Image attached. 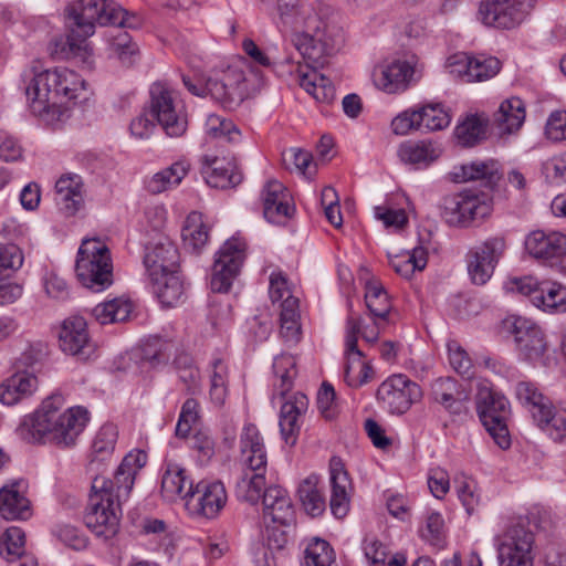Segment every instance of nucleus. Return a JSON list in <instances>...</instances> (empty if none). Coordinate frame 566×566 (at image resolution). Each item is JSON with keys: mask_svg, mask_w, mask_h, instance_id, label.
I'll use <instances>...</instances> for the list:
<instances>
[{"mask_svg": "<svg viewBox=\"0 0 566 566\" xmlns=\"http://www.w3.org/2000/svg\"><path fill=\"white\" fill-rule=\"evenodd\" d=\"M227 500V491L221 482L200 481L185 505L191 515L214 518L224 507Z\"/></svg>", "mask_w": 566, "mask_h": 566, "instance_id": "22", "label": "nucleus"}, {"mask_svg": "<svg viewBox=\"0 0 566 566\" xmlns=\"http://www.w3.org/2000/svg\"><path fill=\"white\" fill-rule=\"evenodd\" d=\"M202 175L210 187L220 189L234 187L242 180V175L232 161H226L216 156L205 157Z\"/></svg>", "mask_w": 566, "mask_h": 566, "instance_id": "35", "label": "nucleus"}, {"mask_svg": "<svg viewBox=\"0 0 566 566\" xmlns=\"http://www.w3.org/2000/svg\"><path fill=\"white\" fill-rule=\"evenodd\" d=\"M325 59L326 57H324L321 63H313L310 60H305L307 62V69L303 71L300 67L296 71V77L300 86L312 95L315 101L329 104L335 98V87L328 77L316 71L317 66L324 65Z\"/></svg>", "mask_w": 566, "mask_h": 566, "instance_id": "29", "label": "nucleus"}, {"mask_svg": "<svg viewBox=\"0 0 566 566\" xmlns=\"http://www.w3.org/2000/svg\"><path fill=\"white\" fill-rule=\"evenodd\" d=\"M476 411L494 442L503 450L510 448L511 437L507 420L511 416V407L509 400L502 394L481 386L476 394Z\"/></svg>", "mask_w": 566, "mask_h": 566, "instance_id": "11", "label": "nucleus"}, {"mask_svg": "<svg viewBox=\"0 0 566 566\" xmlns=\"http://www.w3.org/2000/svg\"><path fill=\"white\" fill-rule=\"evenodd\" d=\"M486 122L478 115H469L460 122L454 129V137L459 145L472 147L485 137Z\"/></svg>", "mask_w": 566, "mask_h": 566, "instance_id": "48", "label": "nucleus"}, {"mask_svg": "<svg viewBox=\"0 0 566 566\" xmlns=\"http://www.w3.org/2000/svg\"><path fill=\"white\" fill-rule=\"evenodd\" d=\"M365 303L374 318L386 321L391 308V303L387 292L381 285L374 282L366 285Z\"/></svg>", "mask_w": 566, "mask_h": 566, "instance_id": "53", "label": "nucleus"}, {"mask_svg": "<svg viewBox=\"0 0 566 566\" xmlns=\"http://www.w3.org/2000/svg\"><path fill=\"white\" fill-rule=\"evenodd\" d=\"M149 112L169 137L182 136L188 117L180 94L167 83L156 82L150 86Z\"/></svg>", "mask_w": 566, "mask_h": 566, "instance_id": "10", "label": "nucleus"}, {"mask_svg": "<svg viewBox=\"0 0 566 566\" xmlns=\"http://www.w3.org/2000/svg\"><path fill=\"white\" fill-rule=\"evenodd\" d=\"M56 200L69 214H74L83 202V181L76 174L63 175L55 184Z\"/></svg>", "mask_w": 566, "mask_h": 566, "instance_id": "39", "label": "nucleus"}, {"mask_svg": "<svg viewBox=\"0 0 566 566\" xmlns=\"http://www.w3.org/2000/svg\"><path fill=\"white\" fill-rule=\"evenodd\" d=\"M54 534L63 544L73 549L81 551L86 547V537L73 525H57Z\"/></svg>", "mask_w": 566, "mask_h": 566, "instance_id": "64", "label": "nucleus"}, {"mask_svg": "<svg viewBox=\"0 0 566 566\" xmlns=\"http://www.w3.org/2000/svg\"><path fill=\"white\" fill-rule=\"evenodd\" d=\"M263 214L272 223H284L294 212L289 190L279 180L266 182L262 190Z\"/></svg>", "mask_w": 566, "mask_h": 566, "instance_id": "25", "label": "nucleus"}, {"mask_svg": "<svg viewBox=\"0 0 566 566\" xmlns=\"http://www.w3.org/2000/svg\"><path fill=\"white\" fill-rule=\"evenodd\" d=\"M61 394H53L42 401L40 407L23 418L18 428L22 439L32 443H49L60 450L76 447L88 421V411L74 406L64 408Z\"/></svg>", "mask_w": 566, "mask_h": 566, "instance_id": "3", "label": "nucleus"}, {"mask_svg": "<svg viewBox=\"0 0 566 566\" xmlns=\"http://www.w3.org/2000/svg\"><path fill=\"white\" fill-rule=\"evenodd\" d=\"M239 460L244 470L235 484L237 496L256 504L265 491L268 453L263 436L254 423L247 422L241 429Z\"/></svg>", "mask_w": 566, "mask_h": 566, "instance_id": "5", "label": "nucleus"}, {"mask_svg": "<svg viewBox=\"0 0 566 566\" xmlns=\"http://www.w3.org/2000/svg\"><path fill=\"white\" fill-rule=\"evenodd\" d=\"M428 262V253L423 247H416L399 255L390 258V265L399 275L409 279L415 271H422Z\"/></svg>", "mask_w": 566, "mask_h": 566, "instance_id": "47", "label": "nucleus"}, {"mask_svg": "<svg viewBox=\"0 0 566 566\" xmlns=\"http://www.w3.org/2000/svg\"><path fill=\"white\" fill-rule=\"evenodd\" d=\"M24 542L25 535L21 528L9 527L2 536L0 535V555L6 553L12 563L15 562V558L21 560Z\"/></svg>", "mask_w": 566, "mask_h": 566, "instance_id": "59", "label": "nucleus"}, {"mask_svg": "<svg viewBox=\"0 0 566 566\" xmlns=\"http://www.w3.org/2000/svg\"><path fill=\"white\" fill-rule=\"evenodd\" d=\"M543 172L551 182H566V151L547 159L543 164Z\"/></svg>", "mask_w": 566, "mask_h": 566, "instance_id": "63", "label": "nucleus"}, {"mask_svg": "<svg viewBox=\"0 0 566 566\" xmlns=\"http://www.w3.org/2000/svg\"><path fill=\"white\" fill-rule=\"evenodd\" d=\"M515 396L523 406L530 409L533 419H535V413H541L539 410L543 411L551 402L534 382L526 380L516 384Z\"/></svg>", "mask_w": 566, "mask_h": 566, "instance_id": "52", "label": "nucleus"}, {"mask_svg": "<svg viewBox=\"0 0 566 566\" xmlns=\"http://www.w3.org/2000/svg\"><path fill=\"white\" fill-rule=\"evenodd\" d=\"M273 371L276 377L274 382V396L284 397L293 386L296 376L295 358L291 355H280L274 358Z\"/></svg>", "mask_w": 566, "mask_h": 566, "instance_id": "50", "label": "nucleus"}, {"mask_svg": "<svg viewBox=\"0 0 566 566\" xmlns=\"http://www.w3.org/2000/svg\"><path fill=\"white\" fill-rule=\"evenodd\" d=\"M148 279L154 294L163 306L172 307L184 302L185 284L179 271Z\"/></svg>", "mask_w": 566, "mask_h": 566, "instance_id": "37", "label": "nucleus"}, {"mask_svg": "<svg viewBox=\"0 0 566 566\" xmlns=\"http://www.w3.org/2000/svg\"><path fill=\"white\" fill-rule=\"evenodd\" d=\"M492 210L489 197L482 192L463 190L443 200L442 217L449 226L468 228L476 220H483Z\"/></svg>", "mask_w": 566, "mask_h": 566, "instance_id": "14", "label": "nucleus"}, {"mask_svg": "<svg viewBox=\"0 0 566 566\" xmlns=\"http://www.w3.org/2000/svg\"><path fill=\"white\" fill-rule=\"evenodd\" d=\"M265 520L281 525H289L294 517V510L287 492L281 486L265 489L262 497Z\"/></svg>", "mask_w": 566, "mask_h": 566, "instance_id": "31", "label": "nucleus"}, {"mask_svg": "<svg viewBox=\"0 0 566 566\" xmlns=\"http://www.w3.org/2000/svg\"><path fill=\"white\" fill-rule=\"evenodd\" d=\"M245 249L243 240L231 238L217 252L210 282L213 292L226 293L230 290L245 260Z\"/></svg>", "mask_w": 566, "mask_h": 566, "instance_id": "17", "label": "nucleus"}, {"mask_svg": "<svg viewBox=\"0 0 566 566\" xmlns=\"http://www.w3.org/2000/svg\"><path fill=\"white\" fill-rule=\"evenodd\" d=\"M108 41L112 54L123 64L130 65L134 62V56L138 53V46L132 41L126 31L117 30L116 34L111 33Z\"/></svg>", "mask_w": 566, "mask_h": 566, "instance_id": "56", "label": "nucleus"}, {"mask_svg": "<svg viewBox=\"0 0 566 566\" xmlns=\"http://www.w3.org/2000/svg\"><path fill=\"white\" fill-rule=\"evenodd\" d=\"M418 111L420 130L433 132L449 126L451 117L439 104L426 105Z\"/></svg>", "mask_w": 566, "mask_h": 566, "instance_id": "54", "label": "nucleus"}, {"mask_svg": "<svg viewBox=\"0 0 566 566\" xmlns=\"http://www.w3.org/2000/svg\"><path fill=\"white\" fill-rule=\"evenodd\" d=\"M59 346L64 354L76 357L78 360H87L96 352L86 321L76 315L62 322L59 331Z\"/></svg>", "mask_w": 566, "mask_h": 566, "instance_id": "21", "label": "nucleus"}, {"mask_svg": "<svg viewBox=\"0 0 566 566\" xmlns=\"http://www.w3.org/2000/svg\"><path fill=\"white\" fill-rule=\"evenodd\" d=\"M0 513L6 520H28L32 515L21 482L14 481L0 489Z\"/></svg>", "mask_w": 566, "mask_h": 566, "instance_id": "34", "label": "nucleus"}, {"mask_svg": "<svg viewBox=\"0 0 566 566\" xmlns=\"http://www.w3.org/2000/svg\"><path fill=\"white\" fill-rule=\"evenodd\" d=\"M413 74L410 61L396 59L377 65L373 71V82L386 94H398L409 87Z\"/></svg>", "mask_w": 566, "mask_h": 566, "instance_id": "23", "label": "nucleus"}, {"mask_svg": "<svg viewBox=\"0 0 566 566\" xmlns=\"http://www.w3.org/2000/svg\"><path fill=\"white\" fill-rule=\"evenodd\" d=\"M133 312V303L129 300L117 297L97 304L92 310V316L102 325L115 324L127 321Z\"/></svg>", "mask_w": 566, "mask_h": 566, "instance_id": "44", "label": "nucleus"}, {"mask_svg": "<svg viewBox=\"0 0 566 566\" xmlns=\"http://www.w3.org/2000/svg\"><path fill=\"white\" fill-rule=\"evenodd\" d=\"M118 431L115 424L106 423L99 428L92 442V452L87 464V471L92 476L99 475L103 468L111 460Z\"/></svg>", "mask_w": 566, "mask_h": 566, "instance_id": "30", "label": "nucleus"}, {"mask_svg": "<svg viewBox=\"0 0 566 566\" xmlns=\"http://www.w3.org/2000/svg\"><path fill=\"white\" fill-rule=\"evenodd\" d=\"M146 461L147 454L144 451H132L122 460L114 480L101 475L93 478L84 523L96 536L109 538L117 533L118 505L128 499L135 478Z\"/></svg>", "mask_w": 566, "mask_h": 566, "instance_id": "2", "label": "nucleus"}, {"mask_svg": "<svg viewBox=\"0 0 566 566\" xmlns=\"http://www.w3.org/2000/svg\"><path fill=\"white\" fill-rule=\"evenodd\" d=\"M30 111L45 124L69 117L67 104L86 99L85 81L74 71L55 67L34 74L25 87Z\"/></svg>", "mask_w": 566, "mask_h": 566, "instance_id": "4", "label": "nucleus"}, {"mask_svg": "<svg viewBox=\"0 0 566 566\" xmlns=\"http://www.w3.org/2000/svg\"><path fill=\"white\" fill-rule=\"evenodd\" d=\"M189 168L190 165L187 161L180 160L161 169L147 180V191L153 195H158L177 187L187 176Z\"/></svg>", "mask_w": 566, "mask_h": 566, "instance_id": "42", "label": "nucleus"}, {"mask_svg": "<svg viewBox=\"0 0 566 566\" xmlns=\"http://www.w3.org/2000/svg\"><path fill=\"white\" fill-rule=\"evenodd\" d=\"M87 39V36L75 33V28L70 24V33L66 36H57L52 41L51 55L57 60L84 59L88 51Z\"/></svg>", "mask_w": 566, "mask_h": 566, "instance_id": "43", "label": "nucleus"}, {"mask_svg": "<svg viewBox=\"0 0 566 566\" xmlns=\"http://www.w3.org/2000/svg\"><path fill=\"white\" fill-rule=\"evenodd\" d=\"M39 380L35 373L15 370L13 375L0 384V402L4 406H14L29 399L38 390Z\"/></svg>", "mask_w": 566, "mask_h": 566, "instance_id": "28", "label": "nucleus"}, {"mask_svg": "<svg viewBox=\"0 0 566 566\" xmlns=\"http://www.w3.org/2000/svg\"><path fill=\"white\" fill-rule=\"evenodd\" d=\"M534 9V0H483L479 14L485 25L511 30L522 24Z\"/></svg>", "mask_w": 566, "mask_h": 566, "instance_id": "19", "label": "nucleus"}, {"mask_svg": "<svg viewBox=\"0 0 566 566\" xmlns=\"http://www.w3.org/2000/svg\"><path fill=\"white\" fill-rule=\"evenodd\" d=\"M525 119L524 103L518 97H511L500 104L494 114V123L500 134H512L521 128Z\"/></svg>", "mask_w": 566, "mask_h": 566, "instance_id": "41", "label": "nucleus"}, {"mask_svg": "<svg viewBox=\"0 0 566 566\" xmlns=\"http://www.w3.org/2000/svg\"><path fill=\"white\" fill-rule=\"evenodd\" d=\"M506 251L503 235L490 237L469 250L467 254L468 273L472 283L485 284Z\"/></svg>", "mask_w": 566, "mask_h": 566, "instance_id": "18", "label": "nucleus"}, {"mask_svg": "<svg viewBox=\"0 0 566 566\" xmlns=\"http://www.w3.org/2000/svg\"><path fill=\"white\" fill-rule=\"evenodd\" d=\"M541 413H535L534 421L553 440L563 442L566 440V409H556L552 402Z\"/></svg>", "mask_w": 566, "mask_h": 566, "instance_id": "45", "label": "nucleus"}, {"mask_svg": "<svg viewBox=\"0 0 566 566\" xmlns=\"http://www.w3.org/2000/svg\"><path fill=\"white\" fill-rule=\"evenodd\" d=\"M364 552L373 566H405L406 564V558L402 555H395L388 558L386 548L377 539L366 542Z\"/></svg>", "mask_w": 566, "mask_h": 566, "instance_id": "58", "label": "nucleus"}, {"mask_svg": "<svg viewBox=\"0 0 566 566\" xmlns=\"http://www.w3.org/2000/svg\"><path fill=\"white\" fill-rule=\"evenodd\" d=\"M448 353L449 361L452 368L463 377H472L473 366L471 358L457 340H451L448 343Z\"/></svg>", "mask_w": 566, "mask_h": 566, "instance_id": "61", "label": "nucleus"}, {"mask_svg": "<svg viewBox=\"0 0 566 566\" xmlns=\"http://www.w3.org/2000/svg\"><path fill=\"white\" fill-rule=\"evenodd\" d=\"M334 560L332 546L324 539L313 538L305 548L302 566H331Z\"/></svg>", "mask_w": 566, "mask_h": 566, "instance_id": "55", "label": "nucleus"}, {"mask_svg": "<svg viewBox=\"0 0 566 566\" xmlns=\"http://www.w3.org/2000/svg\"><path fill=\"white\" fill-rule=\"evenodd\" d=\"M179 379L186 384L187 389L195 392L199 389V370L192 365L188 355H181L175 360Z\"/></svg>", "mask_w": 566, "mask_h": 566, "instance_id": "62", "label": "nucleus"}, {"mask_svg": "<svg viewBox=\"0 0 566 566\" xmlns=\"http://www.w3.org/2000/svg\"><path fill=\"white\" fill-rule=\"evenodd\" d=\"M377 401L391 415L406 413L422 398L420 386L403 374H395L385 379L376 392Z\"/></svg>", "mask_w": 566, "mask_h": 566, "instance_id": "15", "label": "nucleus"}, {"mask_svg": "<svg viewBox=\"0 0 566 566\" xmlns=\"http://www.w3.org/2000/svg\"><path fill=\"white\" fill-rule=\"evenodd\" d=\"M317 484L318 478L311 475L301 482L297 490L298 499L304 510L314 517L321 515L325 510V499L318 490Z\"/></svg>", "mask_w": 566, "mask_h": 566, "instance_id": "49", "label": "nucleus"}, {"mask_svg": "<svg viewBox=\"0 0 566 566\" xmlns=\"http://www.w3.org/2000/svg\"><path fill=\"white\" fill-rule=\"evenodd\" d=\"M193 483L187 471L175 462H167L161 478V495L169 502L187 500L193 493Z\"/></svg>", "mask_w": 566, "mask_h": 566, "instance_id": "33", "label": "nucleus"}, {"mask_svg": "<svg viewBox=\"0 0 566 566\" xmlns=\"http://www.w3.org/2000/svg\"><path fill=\"white\" fill-rule=\"evenodd\" d=\"M502 327L513 336L518 356L523 360L544 364L548 343L539 325L527 317L509 315L502 321Z\"/></svg>", "mask_w": 566, "mask_h": 566, "instance_id": "12", "label": "nucleus"}, {"mask_svg": "<svg viewBox=\"0 0 566 566\" xmlns=\"http://www.w3.org/2000/svg\"><path fill=\"white\" fill-rule=\"evenodd\" d=\"M441 155V148L430 140L406 142L398 149L399 158L417 167H427Z\"/></svg>", "mask_w": 566, "mask_h": 566, "instance_id": "40", "label": "nucleus"}, {"mask_svg": "<svg viewBox=\"0 0 566 566\" xmlns=\"http://www.w3.org/2000/svg\"><path fill=\"white\" fill-rule=\"evenodd\" d=\"M144 265L148 277L179 271V253L167 237H159L145 248Z\"/></svg>", "mask_w": 566, "mask_h": 566, "instance_id": "24", "label": "nucleus"}, {"mask_svg": "<svg viewBox=\"0 0 566 566\" xmlns=\"http://www.w3.org/2000/svg\"><path fill=\"white\" fill-rule=\"evenodd\" d=\"M525 250L535 259L551 260L566 254V234L559 231L534 230L524 241Z\"/></svg>", "mask_w": 566, "mask_h": 566, "instance_id": "26", "label": "nucleus"}, {"mask_svg": "<svg viewBox=\"0 0 566 566\" xmlns=\"http://www.w3.org/2000/svg\"><path fill=\"white\" fill-rule=\"evenodd\" d=\"M182 82L191 94L200 97L210 96L227 109H235L248 95L244 71L234 65L213 73L205 81L182 76Z\"/></svg>", "mask_w": 566, "mask_h": 566, "instance_id": "7", "label": "nucleus"}, {"mask_svg": "<svg viewBox=\"0 0 566 566\" xmlns=\"http://www.w3.org/2000/svg\"><path fill=\"white\" fill-rule=\"evenodd\" d=\"M500 566H533L534 535L523 526H513L496 538Z\"/></svg>", "mask_w": 566, "mask_h": 566, "instance_id": "20", "label": "nucleus"}, {"mask_svg": "<svg viewBox=\"0 0 566 566\" xmlns=\"http://www.w3.org/2000/svg\"><path fill=\"white\" fill-rule=\"evenodd\" d=\"M269 295L272 303L281 302L280 334L289 345L301 339L298 298L292 295L287 277L281 271H274L269 277Z\"/></svg>", "mask_w": 566, "mask_h": 566, "instance_id": "13", "label": "nucleus"}, {"mask_svg": "<svg viewBox=\"0 0 566 566\" xmlns=\"http://www.w3.org/2000/svg\"><path fill=\"white\" fill-rule=\"evenodd\" d=\"M331 501L329 506L333 515L337 518L346 516L349 510L348 488L350 481L339 460L331 461Z\"/></svg>", "mask_w": 566, "mask_h": 566, "instance_id": "36", "label": "nucleus"}, {"mask_svg": "<svg viewBox=\"0 0 566 566\" xmlns=\"http://www.w3.org/2000/svg\"><path fill=\"white\" fill-rule=\"evenodd\" d=\"M23 253L17 244H0V281L8 279L12 272L19 270L23 264Z\"/></svg>", "mask_w": 566, "mask_h": 566, "instance_id": "60", "label": "nucleus"}, {"mask_svg": "<svg viewBox=\"0 0 566 566\" xmlns=\"http://www.w3.org/2000/svg\"><path fill=\"white\" fill-rule=\"evenodd\" d=\"M501 62L494 56L479 54L472 56L471 73L469 72V83L486 81L499 73Z\"/></svg>", "mask_w": 566, "mask_h": 566, "instance_id": "57", "label": "nucleus"}, {"mask_svg": "<svg viewBox=\"0 0 566 566\" xmlns=\"http://www.w3.org/2000/svg\"><path fill=\"white\" fill-rule=\"evenodd\" d=\"M70 24L81 36H92L96 25L117 27L120 29H137L142 25V18L125 10L113 0H73L66 7Z\"/></svg>", "mask_w": 566, "mask_h": 566, "instance_id": "6", "label": "nucleus"}, {"mask_svg": "<svg viewBox=\"0 0 566 566\" xmlns=\"http://www.w3.org/2000/svg\"><path fill=\"white\" fill-rule=\"evenodd\" d=\"M279 21L294 30L292 43L304 60L321 63L343 45V30L333 8L321 1L277 0Z\"/></svg>", "mask_w": 566, "mask_h": 566, "instance_id": "1", "label": "nucleus"}, {"mask_svg": "<svg viewBox=\"0 0 566 566\" xmlns=\"http://www.w3.org/2000/svg\"><path fill=\"white\" fill-rule=\"evenodd\" d=\"M308 408V399L302 392L293 394L282 406L280 410V430L284 442L289 446L296 443L300 429L301 417Z\"/></svg>", "mask_w": 566, "mask_h": 566, "instance_id": "27", "label": "nucleus"}, {"mask_svg": "<svg viewBox=\"0 0 566 566\" xmlns=\"http://www.w3.org/2000/svg\"><path fill=\"white\" fill-rule=\"evenodd\" d=\"M379 318H374L371 325H365L360 315L353 312L346 319L345 327V380L350 387H360L374 377L373 367L363 359V353L357 347L358 336L367 343L377 342L381 328Z\"/></svg>", "mask_w": 566, "mask_h": 566, "instance_id": "8", "label": "nucleus"}, {"mask_svg": "<svg viewBox=\"0 0 566 566\" xmlns=\"http://www.w3.org/2000/svg\"><path fill=\"white\" fill-rule=\"evenodd\" d=\"M431 397L451 415H461L465 410L460 385L451 377L436 379L431 384Z\"/></svg>", "mask_w": 566, "mask_h": 566, "instance_id": "38", "label": "nucleus"}, {"mask_svg": "<svg viewBox=\"0 0 566 566\" xmlns=\"http://www.w3.org/2000/svg\"><path fill=\"white\" fill-rule=\"evenodd\" d=\"M80 282L94 292H101L113 283V263L109 249L99 239L83 240L76 259Z\"/></svg>", "mask_w": 566, "mask_h": 566, "instance_id": "9", "label": "nucleus"}, {"mask_svg": "<svg viewBox=\"0 0 566 566\" xmlns=\"http://www.w3.org/2000/svg\"><path fill=\"white\" fill-rule=\"evenodd\" d=\"M181 238L185 248L192 252H199L206 245L209 232L201 213L192 211L188 214L181 230Z\"/></svg>", "mask_w": 566, "mask_h": 566, "instance_id": "46", "label": "nucleus"}, {"mask_svg": "<svg viewBox=\"0 0 566 566\" xmlns=\"http://www.w3.org/2000/svg\"><path fill=\"white\" fill-rule=\"evenodd\" d=\"M512 289L530 298L531 303L549 314L566 312V286L558 282H538L532 276L514 279Z\"/></svg>", "mask_w": 566, "mask_h": 566, "instance_id": "16", "label": "nucleus"}, {"mask_svg": "<svg viewBox=\"0 0 566 566\" xmlns=\"http://www.w3.org/2000/svg\"><path fill=\"white\" fill-rule=\"evenodd\" d=\"M452 179L455 182L482 181L485 187L492 188L501 178L500 165L496 160H475L453 168Z\"/></svg>", "mask_w": 566, "mask_h": 566, "instance_id": "32", "label": "nucleus"}, {"mask_svg": "<svg viewBox=\"0 0 566 566\" xmlns=\"http://www.w3.org/2000/svg\"><path fill=\"white\" fill-rule=\"evenodd\" d=\"M206 135L212 139L237 144L241 140V133L232 120L216 114H210L205 123Z\"/></svg>", "mask_w": 566, "mask_h": 566, "instance_id": "51", "label": "nucleus"}]
</instances>
